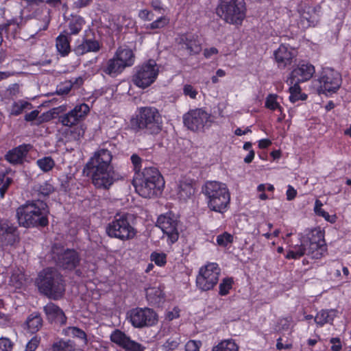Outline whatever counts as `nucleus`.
I'll return each mask as SVG.
<instances>
[{
  "instance_id": "obj_1",
  "label": "nucleus",
  "mask_w": 351,
  "mask_h": 351,
  "mask_svg": "<svg viewBox=\"0 0 351 351\" xmlns=\"http://www.w3.org/2000/svg\"><path fill=\"white\" fill-rule=\"evenodd\" d=\"M112 155L106 149H100L87 162L84 172L90 176L92 183L97 189H109L114 184V171L111 166Z\"/></svg>"
},
{
  "instance_id": "obj_2",
  "label": "nucleus",
  "mask_w": 351,
  "mask_h": 351,
  "mask_svg": "<svg viewBox=\"0 0 351 351\" xmlns=\"http://www.w3.org/2000/svg\"><path fill=\"white\" fill-rule=\"evenodd\" d=\"M128 127L135 134L157 135L162 130V116L155 107H140L131 117Z\"/></svg>"
},
{
  "instance_id": "obj_3",
  "label": "nucleus",
  "mask_w": 351,
  "mask_h": 351,
  "mask_svg": "<svg viewBox=\"0 0 351 351\" xmlns=\"http://www.w3.org/2000/svg\"><path fill=\"white\" fill-rule=\"evenodd\" d=\"M132 184L140 196L154 198L162 193L165 182L158 168L149 167H145L141 173L134 176Z\"/></svg>"
},
{
  "instance_id": "obj_4",
  "label": "nucleus",
  "mask_w": 351,
  "mask_h": 351,
  "mask_svg": "<svg viewBox=\"0 0 351 351\" xmlns=\"http://www.w3.org/2000/svg\"><path fill=\"white\" fill-rule=\"evenodd\" d=\"M49 213L47 204L40 199L27 201L16 209L18 222L25 228L47 226Z\"/></svg>"
},
{
  "instance_id": "obj_5",
  "label": "nucleus",
  "mask_w": 351,
  "mask_h": 351,
  "mask_svg": "<svg viewBox=\"0 0 351 351\" xmlns=\"http://www.w3.org/2000/svg\"><path fill=\"white\" fill-rule=\"evenodd\" d=\"M207 208L213 212L224 214L230 208L231 196L226 184L217 181H206L202 187Z\"/></svg>"
},
{
  "instance_id": "obj_6",
  "label": "nucleus",
  "mask_w": 351,
  "mask_h": 351,
  "mask_svg": "<svg viewBox=\"0 0 351 351\" xmlns=\"http://www.w3.org/2000/svg\"><path fill=\"white\" fill-rule=\"evenodd\" d=\"M108 237L126 241L134 239L136 230L134 227L132 215L128 213H117L105 227Z\"/></svg>"
},
{
  "instance_id": "obj_7",
  "label": "nucleus",
  "mask_w": 351,
  "mask_h": 351,
  "mask_svg": "<svg viewBox=\"0 0 351 351\" xmlns=\"http://www.w3.org/2000/svg\"><path fill=\"white\" fill-rule=\"evenodd\" d=\"M246 4L244 0H219L216 14L226 23L241 25L246 17Z\"/></svg>"
},
{
  "instance_id": "obj_8",
  "label": "nucleus",
  "mask_w": 351,
  "mask_h": 351,
  "mask_svg": "<svg viewBox=\"0 0 351 351\" xmlns=\"http://www.w3.org/2000/svg\"><path fill=\"white\" fill-rule=\"evenodd\" d=\"M325 232L319 227L308 230L300 241V244L312 259H319L327 251L324 239Z\"/></svg>"
},
{
  "instance_id": "obj_9",
  "label": "nucleus",
  "mask_w": 351,
  "mask_h": 351,
  "mask_svg": "<svg viewBox=\"0 0 351 351\" xmlns=\"http://www.w3.org/2000/svg\"><path fill=\"white\" fill-rule=\"evenodd\" d=\"M51 256L56 265L64 269L73 270L80 262V254L75 250L64 249L56 244L52 247Z\"/></svg>"
},
{
  "instance_id": "obj_10",
  "label": "nucleus",
  "mask_w": 351,
  "mask_h": 351,
  "mask_svg": "<svg viewBox=\"0 0 351 351\" xmlns=\"http://www.w3.org/2000/svg\"><path fill=\"white\" fill-rule=\"evenodd\" d=\"M158 72V68L155 61L149 60L135 67V73L132 80L136 86L145 88L156 81Z\"/></svg>"
},
{
  "instance_id": "obj_11",
  "label": "nucleus",
  "mask_w": 351,
  "mask_h": 351,
  "mask_svg": "<svg viewBox=\"0 0 351 351\" xmlns=\"http://www.w3.org/2000/svg\"><path fill=\"white\" fill-rule=\"evenodd\" d=\"M210 114L203 108L190 110L183 115L184 126L193 132H204L206 127H210Z\"/></svg>"
},
{
  "instance_id": "obj_12",
  "label": "nucleus",
  "mask_w": 351,
  "mask_h": 351,
  "mask_svg": "<svg viewBox=\"0 0 351 351\" xmlns=\"http://www.w3.org/2000/svg\"><path fill=\"white\" fill-rule=\"evenodd\" d=\"M127 319L134 328H142L155 325L158 322V315L150 308L136 307L128 312Z\"/></svg>"
},
{
  "instance_id": "obj_13",
  "label": "nucleus",
  "mask_w": 351,
  "mask_h": 351,
  "mask_svg": "<svg viewBox=\"0 0 351 351\" xmlns=\"http://www.w3.org/2000/svg\"><path fill=\"white\" fill-rule=\"evenodd\" d=\"M317 82L318 90L324 94L335 93L340 88L342 82L341 74L335 69L326 67L320 72Z\"/></svg>"
},
{
  "instance_id": "obj_14",
  "label": "nucleus",
  "mask_w": 351,
  "mask_h": 351,
  "mask_svg": "<svg viewBox=\"0 0 351 351\" xmlns=\"http://www.w3.org/2000/svg\"><path fill=\"white\" fill-rule=\"evenodd\" d=\"M178 222L177 217L172 212H168L158 217L156 225L167 236L169 243L173 244L178 240Z\"/></svg>"
},
{
  "instance_id": "obj_15",
  "label": "nucleus",
  "mask_w": 351,
  "mask_h": 351,
  "mask_svg": "<svg viewBox=\"0 0 351 351\" xmlns=\"http://www.w3.org/2000/svg\"><path fill=\"white\" fill-rule=\"evenodd\" d=\"M90 111L85 103L76 105L72 110L58 117V121L64 126L71 128L84 121Z\"/></svg>"
},
{
  "instance_id": "obj_16",
  "label": "nucleus",
  "mask_w": 351,
  "mask_h": 351,
  "mask_svg": "<svg viewBox=\"0 0 351 351\" xmlns=\"http://www.w3.org/2000/svg\"><path fill=\"white\" fill-rule=\"evenodd\" d=\"M315 73V69L312 64L301 60L293 68L286 82L287 84H293V81L303 83L310 80Z\"/></svg>"
},
{
  "instance_id": "obj_17",
  "label": "nucleus",
  "mask_w": 351,
  "mask_h": 351,
  "mask_svg": "<svg viewBox=\"0 0 351 351\" xmlns=\"http://www.w3.org/2000/svg\"><path fill=\"white\" fill-rule=\"evenodd\" d=\"M19 241L20 234L18 228L10 221H0V247L13 246Z\"/></svg>"
},
{
  "instance_id": "obj_18",
  "label": "nucleus",
  "mask_w": 351,
  "mask_h": 351,
  "mask_svg": "<svg viewBox=\"0 0 351 351\" xmlns=\"http://www.w3.org/2000/svg\"><path fill=\"white\" fill-rule=\"evenodd\" d=\"M221 269L216 263H208L200 267L196 278L197 285H217Z\"/></svg>"
},
{
  "instance_id": "obj_19",
  "label": "nucleus",
  "mask_w": 351,
  "mask_h": 351,
  "mask_svg": "<svg viewBox=\"0 0 351 351\" xmlns=\"http://www.w3.org/2000/svg\"><path fill=\"white\" fill-rule=\"evenodd\" d=\"M176 43L190 56L198 55L202 51V44L196 34L191 32L180 34L176 38Z\"/></svg>"
},
{
  "instance_id": "obj_20",
  "label": "nucleus",
  "mask_w": 351,
  "mask_h": 351,
  "mask_svg": "<svg viewBox=\"0 0 351 351\" xmlns=\"http://www.w3.org/2000/svg\"><path fill=\"white\" fill-rule=\"evenodd\" d=\"M112 342L121 346L125 351H144L145 347L141 344L132 341L124 332L116 330L110 335Z\"/></svg>"
},
{
  "instance_id": "obj_21",
  "label": "nucleus",
  "mask_w": 351,
  "mask_h": 351,
  "mask_svg": "<svg viewBox=\"0 0 351 351\" xmlns=\"http://www.w3.org/2000/svg\"><path fill=\"white\" fill-rule=\"evenodd\" d=\"M62 276L53 267H47L40 271L35 285H62Z\"/></svg>"
},
{
  "instance_id": "obj_22",
  "label": "nucleus",
  "mask_w": 351,
  "mask_h": 351,
  "mask_svg": "<svg viewBox=\"0 0 351 351\" xmlns=\"http://www.w3.org/2000/svg\"><path fill=\"white\" fill-rule=\"evenodd\" d=\"M43 311L49 322L61 326L66 324L67 318L63 311L58 306L49 302L43 307Z\"/></svg>"
},
{
  "instance_id": "obj_23",
  "label": "nucleus",
  "mask_w": 351,
  "mask_h": 351,
  "mask_svg": "<svg viewBox=\"0 0 351 351\" xmlns=\"http://www.w3.org/2000/svg\"><path fill=\"white\" fill-rule=\"evenodd\" d=\"M274 56L278 67L280 69H284L287 66L291 65L294 58L293 52L284 44H281L274 51Z\"/></svg>"
},
{
  "instance_id": "obj_24",
  "label": "nucleus",
  "mask_w": 351,
  "mask_h": 351,
  "mask_svg": "<svg viewBox=\"0 0 351 351\" xmlns=\"http://www.w3.org/2000/svg\"><path fill=\"white\" fill-rule=\"evenodd\" d=\"M101 47V45L95 38H88L84 37L82 43L75 46L73 51L77 56H82L90 52H98Z\"/></svg>"
},
{
  "instance_id": "obj_25",
  "label": "nucleus",
  "mask_w": 351,
  "mask_h": 351,
  "mask_svg": "<svg viewBox=\"0 0 351 351\" xmlns=\"http://www.w3.org/2000/svg\"><path fill=\"white\" fill-rule=\"evenodd\" d=\"M86 24L84 17L78 14H71L66 20V29L62 32L69 36H77Z\"/></svg>"
},
{
  "instance_id": "obj_26",
  "label": "nucleus",
  "mask_w": 351,
  "mask_h": 351,
  "mask_svg": "<svg viewBox=\"0 0 351 351\" xmlns=\"http://www.w3.org/2000/svg\"><path fill=\"white\" fill-rule=\"evenodd\" d=\"M28 152L29 149L27 148V145L23 144L8 151L5 157L6 160L11 164H21Z\"/></svg>"
},
{
  "instance_id": "obj_27",
  "label": "nucleus",
  "mask_w": 351,
  "mask_h": 351,
  "mask_svg": "<svg viewBox=\"0 0 351 351\" xmlns=\"http://www.w3.org/2000/svg\"><path fill=\"white\" fill-rule=\"evenodd\" d=\"M117 59L125 69L132 66L135 62V55L128 47H119L114 53Z\"/></svg>"
},
{
  "instance_id": "obj_28",
  "label": "nucleus",
  "mask_w": 351,
  "mask_h": 351,
  "mask_svg": "<svg viewBox=\"0 0 351 351\" xmlns=\"http://www.w3.org/2000/svg\"><path fill=\"white\" fill-rule=\"evenodd\" d=\"M145 293L147 300L154 306H159L165 301V293L160 287H148Z\"/></svg>"
},
{
  "instance_id": "obj_29",
  "label": "nucleus",
  "mask_w": 351,
  "mask_h": 351,
  "mask_svg": "<svg viewBox=\"0 0 351 351\" xmlns=\"http://www.w3.org/2000/svg\"><path fill=\"white\" fill-rule=\"evenodd\" d=\"M125 69L124 66L119 62L114 55L113 58L109 59L101 67V71L110 77H117Z\"/></svg>"
},
{
  "instance_id": "obj_30",
  "label": "nucleus",
  "mask_w": 351,
  "mask_h": 351,
  "mask_svg": "<svg viewBox=\"0 0 351 351\" xmlns=\"http://www.w3.org/2000/svg\"><path fill=\"white\" fill-rule=\"evenodd\" d=\"M71 36L61 32L56 39V47L61 56L65 57L71 52Z\"/></svg>"
},
{
  "instance_id": "obj_31",
  "label": "nucleus",
  "mask_w": 351,
  "mask_h": 351,
  "mask_svg": "<svg viewBox=\"0 0 351 351\" xmlns=\"http://www.w3.org/2000/svg\"><path fill=\"white\" fill-rule=\"evenodd\" d=\"M195 193V188L189 182L180 181L177 189V195L180 200L186 201Z\"/></svg>"
},
{
  "instance_id": "obj_32",
  "label": "nucleus",
  "mask_w": 351,
  "mask_h": 351,
  "mask_svg": "<svg viewBox=\"0 0 351 351\" xmlns=\"http://www.w3.org/2000/svg\"><path fill=\"white\" fill-rule=\"evenodd\" d=\"M300 83L299 82L293 81V84H289L290 85V87L289 88V91L290 93L289 101L293 104L300 100L305 101L308 97L306 94L302 93V89L300 86Z\"/></svg>"
},
{
  "instance_id": "obj_33",
  "label": "nucleus",
  "mask_w": 351,
  "mask_h": 351,
  "mask_svg": "<svg viewBox=\"0 0 351 351\" xmlns=\"http://www.w3.org/2000/svg\"><path fill=\"white\" fill-rule=\"evenodd\" d=\"M43 318L39 313L30 314L26 320L27 328L32 333L38 332L43 326Z\"/></svg>"
},
{
  "instance_id": "obj_34",
  "label": "nucleus",
  "mask_w": 351,
  "mask_h": 351,
  "mask_svg": "<svg viewBox=\"0 0 351 351\" xmlns=\"http://www.w3.org/2000/svg\"><path fill=\"white\" fill-rule=\"evenodd\" d=\"M39 292L53 300L61 298L64 294V287H38Z\"/></svg>"
},
{
  "instance_id": "obj_35",
  "label": "nucleus",
  "mask_w": 351,
  "mask_h": 351,
  "mask_svg": "<svg viewBox=\"0 0 351 351\" xmlns=\"http://www.w3.org/2000/svg\"><path fill=\"white\" fill-rule=\"evenodd\" d=\"M337 311L335 309H330L329 311L322 310L315 316V322L320 326H323L326 323H330L337 316Z\"/></svg>"
},
{
  "instance_id": "obj_36",
  "label": "nucleus",
  "mask_w": 351,
  "mask_h": 351,
  "mask_svg": "<svg viewBox=\"0 0 351 351\" xmlns=\"http://www.w3.org/2000/svg\"><path fill=\"white\" fill-rule=\"evenodd\" d=\"M32 108V105L31 103L23 99H20L13 102L9 110V114L10 116H19L25 110H29Z\"/></svg>"
},
{
  "instance_id": "obj_37",
  "label": "nucleus",
  "mask_w": 351,
  "mask_h": 351,
  "mask_svg": "<svg viewBox=\"0 0 351 351\" xmlns=\"http://www.w3.org/2000/svg\"><path fill=\"white\" fill-rule=\"evenodd\" d=\"M22 20L21 18L13 19L6 23L0 25V27L3 28V32L14 36L21 29L20 23Z\"/></svg>"
},
{
  "instance_id": "obj_38",
  "label": "nucleus",
  "mask_w": 351,
  "mask_h": 351,
  "mask_svg": "<svg viewBox=\"0 0 351 351\" xmlns=\"http://www.w3.org/2000/svg\"><path fill=\"white\" fill-rule=\"evenodd\" d=\"M34 189L39 195L48 197L50 194L54 192L55 187L51 183V180H50L36 184L34 186Z\"/></svg>"
},
{
  "instance_id": "obj_39",
  "label": "nucleus",
  "mask_w": 351,
  "mask_h": 351,
  "mask_svg": "<svg viewBox=\"0 0 351 351\" xmlns=\"http://www.w3.org/2000/svg\"><path fill=\"white\" fill-rule=\"evenodd\" d=\"M212 351H239V346L233 340H223L214 346Z\"/></svg>"
},
{
  "instance_id": "obj_40",
  "label": "nucleus",
  "mask_w": 351,
  "mask_h": 351,
  "mask_svg": "<svg viewBox=\"0 0 351 351\" xmlns=\"http://www.w3.org/2000/svg\"><path fill=\"white\" fill-rule=\"evenodd\" d=\"M233 242L234 236L228 232H223L216 237V243L220 247H227Z\"/></svg>"
},
{
  "instance_id": "obj_41",
  "label": "nucleus",
  "mask_w": 351,
  "mask_h": 351,
  "mask_svg": "<svg viewBox=\"0 0 351 351\" xmlns=\"http://www.w3.org/2000/svg\"><path fill=\"white\" fill-rule=\"evenodd\" d=\"M38 167L43 171L48 172L55 166L54 160L50 156H45L36 161Z\"/></svg>"
},
{
  "instance_id": "obj_42",
  "label": "nucleus",
  "mask_w": 351,
  "mask_h": 351,
  "mask_svg": "<svg viewBox=\"0 0 351 351\" xmlns=\"http://www.w3.org/2000/svg\"><path fill=\"white\" fill-rule=\"evenodd\" d=\"M277 97L276 94H269L265 99V107L272 111L280 110V105L277 101Z\"/></svg>"
},
{
  "instance_id": "obj_43",
  "label": "nucleus",
  "mask_w": 351,
  "mask_h": 351,
  "mask_svg": "<svg viewBox=\"0 0 351 351\" xmlns=\"http://www.w3.org/2000/svg\"><path fill=\"white\" fill-rule=\"evenodd\" d=\"M53 348L56 351H74L75 350V344L71 341H63L61 340L53 344Z\"/></svg>"
},
{
  "instance_id": "obj_44",
  "label": "nucleus",
  "mask_w": 351,
  "mask_h": 351,
  "mask_svg": "<svg viewBox=\"0 0 351 351\" xmlns=\"http://www.w3.org/2000/svg\"><path fill=\"white\" fill-rule=\"evenodd\" d=\"M169 23V19L165 16H160L147 26V29H157L166 27Z\"/></svg>"
},
{
  "instance_id": "obj_45",
  "label": "nucleus",
  "mask_w": 351,
  "mask_h": 351,
  "mask_svg": "<svg viewBox=\"0 0 351 351\" xmlns=\"http://www.w3.org/2000/svg\"><path fill=\"white\" fill-rule=\"evenodd\" d=\"M76 81L77 80H75L74 82L69 80L61 83L56 88V93L58 95H65L69 94Z\"/></svg>"
},
{
  "instance_id": "obj_46",
  "label": "nucleus",
  "mask_w": 351,
  "mask_h": 351,
  "mask_svg": "<svg viewBox=\"0 0 351 351\" xmlns=\"http://www.w3.org/2000/svg\"><path fill=\"white\" fill-rule=\"evenodd\" d=\"M65 334L68 336H72L74 337H77L80 339L84 340L86 342L87 341L86 335L85 332L77 327H68L65 329Z\"/></svg>"
},
{
  "instance_id": "obj_47",
  "label": "nucleus",
  "mask_w": 351,
  "mask_h": 351,
  "mask_svg": "<svg viewBox=\"0 0 351 351\" xmlns=\"http://www.w3.org/2000/svg\"><path fill=\"white\" fill-rule=\"evenodd\" d=\"M150 260L157 266L164 267L167 263V255L162 252H154L150 255Z\"/></svg>"
},
{
  "instance_id": "obj_48",
  "label": "nucleus",
  "mask_w": 351,
  "mask_h": 351,
  "mask_svg": "<svg viewBox=\"0 0 351 351\" xmlns=\"http://www.w3.org/2000/svg\"><path fill=\"white\" fill-rule=\"evenodd\" d=\"M306 255V252L301 245V244L295 247L293 250H289L286 255L287 259H298L304 255Z\"/></svg>"
},
{
  "instance_id": "obj_49",
  "label": "nucleus",
  "mask_w": 351,
  "mask_h": 351,
  "mask_svg": "<svg viewBox=\"0 0 351 351\" xmlns=\"http://www.w3.org/2000/svg\"><path fill=\"white\" fill-rule=\"evenodd\" d=\"M131 162L133 165V170L134 171V175L136 176L137 173H141L142 168V158L136 154H133L130 157Z\"/></svg>"
},
{
  "instance_id": "obj_50",
  "label": "nucleus",
  "mask_w": 351,
  "mask_h": 351,
  "mask_svg": "<svg viewBox=\"0 0 351 351\" xmlns=\"http://www.w3.org/2000/svg\"><path fill=\"white\" fill-rule=\"evenodd\" d=\"M0 176H3L2 182L0 183V195L1 197H3L8 187L12 182V179L8 176H6L5 173H0Z\"/></svg>"
},
{
  "instance_id": "obj_51",
  "label": "nucleus",
  "mask_w": 351,
  "mask_h": 351,
  "mask_svg": "<svg viewBox=\"0 0 351 351\" xmlns=\"http://www.w3.org/2000/svg\"><path fill=\"white\" fill-rule=\"evenodd\" d=\"M180 344L178 338H169L162 346L165 351H172Z\"/></svg>"
},
{
  "instance_id": "obj_52",
  "label": "nucleus",
  "mask_w": 351,
  "mask_h": 351,
  "mask_svg": "<svg viewBox=\"0 0 351 351\" xmlns=\"http://www.w3.org/2000/svg\"><path fill=\"white\" fill-rule=\"evenodd\" d=\"M183 93L185 96H188L191 99H195L198 94V91L192 85L185 84L183 86Z\"/></svg>"
},
{
  "instance_id": "obj_53",
  "label": "nucleus",
  "mask_w": 351,
  "mask_h": 351,
  "mask_svg": "<svg viewBox=\"0 0 351 351\" xmlns=\"http://www.w3.org/2000/svg\"><path fill=\"white\" fill-rule=\"evenodd\" d=\"M138 16L144 21H151L154 19V13L147 9H143L139 10Z\"/></svg>"
},
{
  "instance_id": "obj_54",
  "label": "nucleus",
  "mask_w": 351,
  "mask_h": 351,
  "mask_svg": "<svg viewBox=\"0 0 351 351\" xmlns=\"http://www.w3.org/2000/svg\"><path fill=\"white\" fill-rule=\"evenodd\" d=\"M40 341V338L38 336H34L27 343L25 351H35L38 348Z\"/></svg>"
},
{
  "instance_id": "obj_55",
  "label": "nucleus",
  "mask_w": 351,
  "mask_h": 351,
  "mask_svg": "<svg viewBox=\"0 0 351 351\" xmlns=\"http://www.w3.org/2000/svg\"><path fill=\"white\" fill-rule=\"evenodd\" d=\"M13 344L8 338H0V351H12Z\"/></svg>"
},
{
  "instance_id": "obj_56",
  "label": "nucleus",
  "mask_w": 351,
  "mask_h": 351,
  "mask_svg": "<svg viewBox=\"0 0 351 351\" xmlns=\"http://www.w3.org/2000/svg\"><path fill=\"white\" fill-rule=\"evenodd\" d=\"M200 346L199 341H189L185 345L186 351H199Z\"/></svg>"
},
{
  "instance_id": "obj_57",
  "label": "nucleus",
  "mask_w": 351,
  "mask_h": 351,
  "mask_svg": "<svg viewBox=\"0 0 351 351\" xmlns=\"http://www.w3.org/2000/svg\"><path fill=\"white\" fill-rule=\"evenodd\" d=\"M297 191L291 185H288L287 190L286 191L287 199L291 201L294 199L297 196Z\"/></svg>"
},
{
  "instance_id": "obj_58",
  "label": "nucleus",
  "mask_w": 351,
  "mask_h": 351,
  "mask_svg": "<svg viewBox=\"0 0 351 351\" xmlns=\"http://www.w3.org/2000/svg\"><path fill=\"white\" fill-rule=\"evenodd\" d=\"M219 53L218 49L216 47L206 48L204 50V56L208 59L213 55H217Z\"/></svg>"
},
{
  "instance_id": "obj_59",
  "label": "nucleus",
  "mask_w": 351,
  "mask_h": 351,
  "mask_svg": "<svg viewBox=\"0 0 351 351\" xmlns=\"http://www.w3.org/2000/svg\"><path fill=\"white\" fill-rule=\"evenodd\" d=\"M39 114V111L34 110L25 115V120L26 121H33L36 119Z\"/></svg>"
},
{
  "instance_id": "obj_60",
  "label": "nucleus",
  "mask_w": 351,
  "mask_h": 351,
  "mask_svg": "<svg viewBox=\"0 0 351 351\" xmlns=\"http://www.w3.org/2000/svg\"><path fill=\"white\" fill-rule=\"evenodd\" d=\"M330 343H332L331 350L332 351H339L341 349V344L339 338H332Z\"/></svg>"
},
{
  "instance_id": "obj_61",
  "label": "nucleus",
  "mask_w": 351,
  "mask_h": 351,
  "mask_svg": "<svg viewBox=\"0 0 351 351\" xmlns=\"http://www.w3.org/2000/svg\"><path fill=\"white\" fill-rule=\"evenodd\" d=\"M323 206V204L319 199H316L315 202V207H314V212L315 213L318 215H322V212H324L325 210L322 208Z\"/></svg>"
},
{
  "instance_id": "obj_62",
  "label": "nucleus",
  "mask_w": 351,
  "mask_h": 351,
  "mask_svg": "<svg viewBox=\"0 0 351 351\" xmlns=\"http://www.w3.org/2000/svg\"><path fill=\"white\" fill-rule=\"evenodd\" d=\"M320 217H322L326 221L330 223H335L337 219L336 215H330L326 211L322 212V215Z\"/></svg>"
},
{
  "instance_id": "obj_63",
  "label": "nucleus",
  "mask_w": 351,
  "mask_h": 351,
  "mask_svg": "<svg viewBox=\"0 0 351 351\" xmlns=\"http://www.w3.org/2000/svg\"><path fill=\"white\" fill-rule=\"evenodd\" d=\"M271 145V141L269 138H263L258 141V147L260 149H266Z\"/></svg>"
},
{
  "instance_id": "obj_64",
  "label": "nucleus",
  "mask_w": 351,
  "mask_h": 351,
  "mask_svg": "<svg viewBox=\"0 0 351 351\" xmlns=\"http://www.w3.org/2000/svg\"><path fill=\"white\" fill-rule=\"evenodd\" d=\"M151 5L154 10L158 11L159 12H160L161 10H163L162 3L160 0H152L151 2Z\"/></svg>"
}]
</instances>
